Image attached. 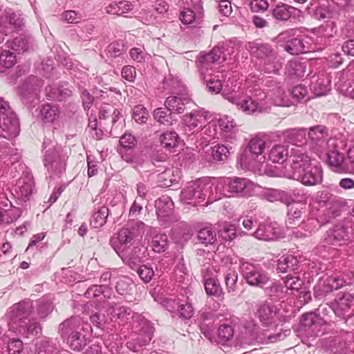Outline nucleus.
<instances>
[{"mask_svg": "<svg viewBox=\"0 0 354 354\" xmlns=\"http://www.w3.org/2000/svg\"><path fill=\"white\" fill-rule=\"evenodd\" d=\"M229 102L236 105L239 110L246 115L262 113L266 109V94L265 91L254 89L252 96L245 95L242 91L225 90L222 93Z\"/></svg>", "mask_w": 354, "mask_h": 354, "instance_id": "nucleus-5", "label": "nucleus"}, {"mask_svg": "<svg viewBox=\"0 0 354 354\" xmlns=\"http://www.w3.org/2000/svg\"><path fill=\"white\" fill-rule=\"evenodd\" d=\"M156 289L151 291V295L154 300L165 306L168 310L173 311L176 307V304H177L178 311L180 317L189 319L193 315L194 308L189 302L187 301L185 304H176L175 301L164 298L162 295H156Z\"/></svg>", "mask_w": 354, "mask_h": 354, "instance_id": "nucleus-19", "label": "nucleus"}, {"mask_svg": "<svg viewBox=\"0 0 354 354\" xmlns=\"http://www.w3.org/2000/svg\"><path fill=\"white\" fill-rule=\"evenodd\" d=\"M306 44L307 42L304 41L302 38H293L286 42L285 49L292 55H298L308 50Z\"/></svg>", "mask_w": 354, "mask_h": 354, "instance_id": "nucleus-39", "label": "nucleus"}, {"mask_svg": "<svg viewBox=\"0 0 354 354\" xmlns=\"http://www.w3.org/2000/svg\"><path fill=\"white\" fill-rule=\"evenodd\" d=\"M330 79L325 73L313 76L311 80V90L317 96L326 95L330 89Z\"/></svg>", "mask_w": 354, "mask_h": 354, "instance_id": "nucleus-27", "label": "nucleus"}, {"mask_svg": "<svg viewBox=\"0 0 354 354\" xmlns=\"http://www.w3.org/2000/svg\"><path fill=\"white\" fill-rule=\"evenodd\" d=\"M351 350V344L342 339L335 340L333 351L336 354H346L348 351Z\"/></svg>", "mask_w": 354, "mask_h": 354, "instance_id": "nucleus-61", "label": "nucleus"}, {"mask_svg": "<svg viewBox=\"0 0 354 354\" xmlns=\"http://www.w3.org/2000/svg\"><path fill=\"white\" fill-rule=\"evenodd\" d=\"M251 234L256 239L264 241H274L283 236L282 229L276 223L261 224Z\"/></svg>", "mask_w": 354, "mask_h": 354, "instance_id": "nucleus-18", "label": "nucleus"}, {"mask_svg": "<svg viewBox=\"0 0 354 354\" xmlns=\"http://www.w3.org/2000/svg\"><path fill=\"white\" fill-rule=\"evenodd\" d=\"M333 310L339 317L351 316L354 313V297L350 293H344L336 301Z\"/></svg>", "mask_w": 354, "mask_h": 354, "instance_id": "nucleus-25", "label": "nucleus"}, {"mask_svg": "<svg viewBox=\"0 0 354 354\" xmlns=\"http://www.w3.org/2000/svg\"><path fill=\"white\" fill-rule=\"evenodd\" d=\"M308 138L315 145V152L317 154L322 153L326 148L337 147V140L335 138H330L326 142L328 136L327 129L326 127L317 125L309 128Z\"/></svg>", "mask_w": 354, "mask_h": 354, "instance_id": "nucleus-13", "label": "nucleus"}, {"mask_svg": "<svg viewBox=\"0 0 354 354\" xmlns=\"http://www.w3.org/2000/svg\"><path fill=\"white\" fill-rule=\"evenodd\" d=\"M174 206L173 201L167 196H162L156 201V213L160 225L167 226L175 221Z\"/></svg>", "mask_w": 354, "mask_h": 354, "instance_id": "nucleus-16", "label": "nucleus"}, {"mask_svg": "<svg viewBox=\"0 0 354 354\" xmlns=\"http://www.w3.org/2000/svg\"><path fill=\"white\" fill-rule=\"evenodd\" d=\"M225 285L229 292H233L236 290L238 274L235 270H230L225 276Z\"/></svg>", "mask_w": 354, "mask_h": 354, "instance_id": "nucleus-55", "label": "nucleus"}, {"mask_svg": "<svg viewBox=\"0 0 354 354\" xmlns=\"http://www.w3.org/2000/svg\"><path fill=\"white\" fill-rule=\"evenodd\" d=\"M148 111L142 105L136 106L133 111V118L138 123H145L148 118Z\"/></svg>", "mask_w": 354, "mask_h": 354, "instance_id": "nucleus-52", "label": "nucleus"}, {"mask_svg": "<svg viewBox=\"0 0 354 354\" xmlns=\"http://www.w3.org/2000/svg\"><path fill=\"white\" fill-rule=\"evenodd\" d=\"M353 274L350 273L344 275L340 273L326 278H321L314 287V296L318 299L325 297L333 290H338L345 285L352 283Z\"/></svg>", "mask_w": 354, "mask_h": 354, "instance_id": "nucleus-11", "label": "nucleus"}, {"mask_svg": "<svg viewBox=\"0 0 354 354\" xmlns=\"http://www.w3.org/2000/svg\"><path fill=\"white\" fill-rule=\"evenodd\" d=\"M167 245L168 239L166 234H158L152 238L151 247L155 252L161 253L165 251Z\"/></svg>", "mask_w": 354, "mask_h": 354, "instance_id": "nucleus-45", "label": "nucleus"}, {"mask_svg": "<svg viewBox=\"0 0 354 354\" xmlns=\"http://www.w3.org/2000/svg\"><path fill=\"white\" fill-rule=\"evenodd\" d=\"M298 261L292 254L283 255L278 260L277 270L284 273L289 271H294L297 269Z\"/></svg>", "mask_w": 354, "mask_h": 354, "instance_id": "nucleus-38", "label": "nucleus"}, {"mask_svg": "<svg viewBox=\"0 0 354 354\" xmlns=\"http://www.w3.org/2000/svg\"><path fill=\"white\" fill-rule=\"evenodd\" d=\"M137 225V228L132 227L130 229L124 227L121 229L117 236L118 242V244H116L115 239L112 240L113 247L115 252L121 257L122 260L133 269H134V267L136 266L137 261H139V259L138 257H131L128 249L130 248V245L135 238L138 236L143 230L145 224L142 222H139Z\"/></svg>", "mask_w": 354, "mask_h": 354, "instance_id": "nucleus-8", "label": "nucleus"}, {"mask_svg": "<svg viewBox=\"0 0 354 354\" xmlns=\"http://www.w3.org/2000/svg\"><path fill=\"white\" fill-rule=\"evenodd\" d=\"M306 133V129H290L283 132V137L286 141L297 146L296 147L297 149L299 148V145L305 140ZM300 149L301 148L300 147ZM293 149L295 148L292 150L293 151Z\"/></svg>", "mask_w": 354, "mask_h": 354, "instance_id": "nucleus-34", "label": "nucleus"}, {"mask_svg": "<svg viewBox=\"0 0 354 354\" xmlns=\"http://www.w3.org/2000/svg\"><path fill=\"white\" fill-rule=\"evenodd\" d=\"M214 192H212L208 201L212 202L220 200L223 197L249 196L255 191L256 185L244 178H225L212 179Z\"/></svg>", "mask_w": 354, "mask_h": 354, "instance_id": "nucleus-3", "label": "nucleus"}, {"mask_svg": "<svg viewBox=\"0 0 354 354\" xmlns=\"http://www.w3.org/2000/svg\"><path fill=\"white\" fill-rule=\"evenodd\" d=\"M230 154V149L224 145H217L205 152V159L208 162L225 161Z\"/></svg>", "mask_w": 354, "mask_h": 354, "instance_id": "nucleus-31", "label": "nucleus"}, {"mask_svg": "<svg viewBox=\"0 0 354 354\" xmlns=\"http://www.w3.org/2000/svg\"><path fill=\"white\" fill-rule=\"evenodd\" d=\"M315 15L319 19L329 18L331 15L330 3L327 0L321 1L315 11Z\"/></svg>", "mask_w": 354, "mask_h": 354, "instance_id": "nucleus-47", "label": "nucleus"}, {"mask_svg": "<svg viewBox=\"0 0 354 354\" xmlns=\"http://www.w3.org/2000/svg\"><path fill=\"white\" fill-rule=\"evenodd\" d=\"M91 328L80 317H72L59 325L62 337L73 351H81L86 345V330Z\"/></svg>", "mask_w": 354, "mask_h": 354, "instance_id": "nucleus-7", "label": "nucleus"}, {"mask_svg": "<svg viewBox=\"0 0 354 354\" xmlns=\"http://www.w3.org/2000/svg\"><path fill=\"white\" fill-rule=\"evenodd\" d=\"M8 46L18 52H25L30 47V41L26 36L20 35L15 37L12 41H8Z\"/></svg>", "mask_w": 354, "mask_h": 354, "instance_id": "nucleus-44", "label": "nucleus"}, {"mask_svg": "<svg viewBox=\"0 0 354 354\" xmlns=\"http://www.w3.org/2000/svg\"><path fill=\"white\" fill-rule=\"evenodd\" d=\"M287 205L289 208L286 223L290 227H293L294 225L300 223L301 216L306 209V204L301 202L295 203L292 198V201Z\"/></svg>", "mask_w": 354, "mask_h": 354, "instance_id": "nucleus-28", "label": "nucleus"}, {"mask_svg": "<svg viewBox=\"0 0 354 354\" xmlns=\"http://www.w3.org/2000/svg\"><path fill=\"white\" fill-rule=\"evenodd\" d=\"M265 149L266 141L263 138L260 137L252 138L240 156V163L248 169L254 171H260L266 159V156L263 155Z\"/></svg>", "mask_w": 354, "mask_h": 354, "instance_id": "nucleus-9", "label": "nucleus"}, {"mask_svg": "<svg viewBox=\"0 0 354 354\" xmlns=\"http://www.w3.org/2000/svg\"><path fill=\"white\" fill-rule=\"evenodd\" d=\"M200 129L201 135L205 139L214 138L216 135V125L213 123H205Z\"/></svg>", "mask_w": 354, "mask_h": 354, "instance_id": "nucleus-59", "label": "nucleus"}, {"mask_svg": "<svg viewBox=\"0 0 354 354\" xmlns=\"http://www.w3.org/2000/svg\"><path fill=\"white\" fill-rule=\"evenodd\" d=\"M222 52L219 48H214L209 53L201 55L197 61V67L201 78L207 83V88L212 93H218L222 88L224 75L212 74L213 65L218 63Z\"/></svg>", "mask_w": 354, "mask_h": 354, "instance_id": "nucleus-6", "label": "nucleus"}, {"mask_svg": "<svg viewBox=\"0 0 354 354\" xmlns=\"http://www.w3.org/2000/svg\"><path fill=\"white\" fill-rule=\"evenodd\" d=\"M295 10V8L285 3H278L272 9V17L279 21H288L293 12Z\"/></svg>", "mask_w": 354, "mask_h": 354, "instance_id": "nucleus-37", "label": "nucleus"}, {"mask_svg": "<svg viewBox=\"0 0 354 354\" xmlns=\"http://www.w3.org/2000/svg\"><path fill=\"white\" fill-rule=\"evenodd\" d=\"M263 196L270 202L281 201L283 203L288 205L291 201H292V196L291 194L279 189H266Z\"/></svg>", "mask_w": 354, "mask_h": 354, "instance_id": "nucleus-33", "label": "nucleus"}, {"mask_svg": "<svg viewBox=\"0 0 354 354\" xmlns=\"http://www.w3.org/2000/svg\"><path fill=\"white\" fill-rule=\"evenodd\" d=\"M266 102L270 101L276 106H290V100L289 94L286 93L283 86L274 81H270L267 83Z\"/></svg>", "mask_w": 354, "mask_h": 354, "instance_id": "nucleus-17", "label": "nucleus"}, {"mask_svg": "<svg viewBox=\"0 0 354 354\" xmlns=\"http://www.w3.org/2000/svg\"><path fill=\"white\" fill-rule=\"evenodd\" d=\"M0 62L3 67L10 68L16 63V57L13 53L4 50L0 55Z\"/></svg>", "mask_w": 354, "mask_h": 354, "instance_id": "nucleus-53", "label": "nucleus"}, {"mask_svg": "<svg viewBox=\"0 0 354 354\" xmlns=\"http://www.w3.org/2000/svg\"><path fill=\"white\" fill-rule=\"evenodd\" d=\"M327 160L328 165L336 172L344 170V157L343 154L336 150V147L327 148Z\"/></svg>", "mask_w": 354, "mask_h": 354, "instance_id": "nucleus-30", "label": "nucleus"}, {"mask_svg": "<svg viewBox=\"0 0 354 354\" xmlns=\"http://www.w3.org/2000/svg\"><path fill=\"white\" fill-rule=\"evenodd\" d=\"M336 32V26L333 21H328L326 24L319 26L317 29L318 35L324 39L333 37Z\"/></svg>", "mask_w": 354, "mask_h": 354, "instance_id": "nucleus-48", "label": "nucleus"}, {"mask_svg": "<svg viewBox=\"0 0 354 354\" xmlns=\"http://www.w3.org/2000/svg\"><path fill=\"white\" fill-rule=\"evenodd\" d=\"M108 215L109 209L106 206L100 207L93 214L91 225L94 228H100L106 223Z\"/></svg>", "mask_w": 354, "mask_h": 354, "instance_id": "nucleus-41", "label": "nucleus"}, {"mask_svg": "<svg viewBox=\"0 0 354 354\" xmlns=\"http://www.w3.org/2000/svg\"><path fill=\"white\" fill-rule=\"evenodd\" d=\"M212 179L209 178H198L189 182L182 190L180 199L185 203L196 205L200 200H204L209 193L214 192Z\"/></svg>", "mask_w": 354, "mask_h": 354, "instance_id": "nucleus-10", "label": "nucleus"}, {"mask_svg": "<svg viewBox=\"0 0 354 354\" xmlns=\"http://www.w3.org/2000/svg\"><path fill=\"white\" fill-rule=\"evenodd\" d=\"M236 227L234 225L225 223L219 230L220 236L225 241H232L236 237Z\"/></svg>", "mask_w": 354, "mask_h": 354, "instance_id": "nucleus-51", "label": "nucleus"}, {"mask_svg": "<svg viewBox=\"0 0 354 354\" xmlns=\"http://www.w3.org/2000/svg\"><path fill=\"white\" fill-rule=\"evenodd\" d=\"M33 189L32 176L28 171L24 172L22 176L17 181L13 191L18 199L26 201L32 194Z\"/></svg>", "mask_w": 354, "mask_h": 354, "instance_id": "nucleus-22", "label": "nucleus"}, {"mask_svg": "<svg viewBox=\"0 0 354 354\" xmlns=\"http://www.w3.org/2000/svg\"><path fill=\"white\" fill-rule=\"evenodd\" d=\"M160 142L165 148L170 149L178 145L179 137L174 131H167L160 136Z\"/></svg>", "mask_w": 354, "mask_h": 354, "instance_id": "nucleus-43", "label": "nucleus"}, {"mask_svg": "<svg viewBox=\"0 0 354 354\" xmlns=\"http://www.w3.org/2000/svg\"><path fill=\"white\" fill-rule=\"evenodd\" d=\"M72 93L68 84L64 83L59 86H49L46 88V94L50 99L62 101L69 97Z\"/></svg>", "mask_w": 354, "mask_h": 354, "instance_id": "nucleus-35", "label": "nucleus"}, {"mask_svg": "<svg viewBox=\"0 0 354 354\" xmlns=\"http://www.w3.org/2000/svg\"><path fill=\"white\" fill-rule=\"evenodd\" d=\"M290 168L291 171L284 173L286 178L297 180L306 186H313L322 182V166L303 149H293Z\"/></svg>", "mask_w": 354, "mask_h": 354, "instance_id": "nucleus-2", "label": "nucleus"}, {"mask_svg": "<svg viewBox=\"0 0 354 354\" xmlns=\"http://www.w3.org/2000/svg\"><path fill=\"white\" fill-rule=\"evenodd\" d=\"M108 315L113 322L119 324H127L131 326L132 334L127 346L133 351H138V346L147 345L152 338L153 328L151 323L141 315L134 313L128 307L114 304L108 309Z\"/></svg>", "mask_w": 354, "mask_h": 354, "instance_id": "nucleus-1", "label": "nucleus"}, {"mask_svg": "<svg viewBox=\"0 0 354 354\" xmlns=\"http://www.w3.org/2000/svg\"><path fill=\"white\" fill-rule=\"evenodd\" d=\"M39 115L44 122L54 123L59 118L60 110L57 105L47 103L41 106Z\"/></svg>", "mask_w": 354, "mask_h": 354, "instance_id": "nucleus-32", "label": "nucleus"}, {"mask_svg": "<svg viewBox=\"0 0 354 354\" xmlns=\"http://www.w3.org/2000/svg\"><path fill=\"white\" fill-rule=\"evenodd\" d=\"M108 289L107 286L105 285L101 286H93L90 287L86 292H85V296L87 298H96L101 297L102 295L105 292L106 290Z\"/></svg>", "mask_w": 354, "mask_h": 354, "instance_id": "nucleus-58", "label": "nucleus"}, {"mask_svg": "<svg viewBox=\"0 0 354 354\" xmlns=\"http://www.w3.org/2000/svg\"><path fill=\"white\" fill-rule=\"evenodd\" d=\"M218 335L221 339L227 341L233 337L234 329L230 324H222L218 329Z\"/></svg>", "mask_w": 354, "mask_h": 354, "instance_id": "nucleus-56", "label": "nucleus"}, {"mask_svg": "<svg viewBox=\"0 0 354 354\" xmlns=\"http://www.w3.org/2000/svg\"><path fill=\"white\" fill-rule=\"evenodd\" d=\"M154 119L160 124L169 125L171 122V116L161 108L156 109L153 112Z\"/></svg>", "mask_w": 354, "mask_h": 354, "instance_id": "nucleus-57", "label": "nucleus"}, {"mask_svg": "<svg viewBox=\"0 0 354 354\" xmlns=\"http://www.w3.org/2000/svg\"><path fill=\"white\" fill-rule=\"evenodd\" d=\"M350 234L347 227L337 225L326 232L322 241L328 245H342L348 241Z\"/></svg>", "mask_w": 354, "mask_h": 354, "instance_id": "nucleus-21", "label": "nucleus"}, {"mask_svg": "<svg viewBox=\"0 0 354 354\" xmlns=\"http://www.w3.org/2000/svg\"><path fill=\"white\" fill-rule=\"evenodd\" d=\"M197 17L194 12L189 8L185 9L180 13V19L181 22L186 25L194 24L197 20Z\"/></svg>", "mask_w": 354, "mask_h": 354, "instance_id": "nucleus-63", "label": "nucleus"}, {"mask_svg": "<svg viewBox=\"0 0 354 354\" xmlns=\"http://www.w3.org/2000/svg\"><path fill=\"white\" fill-rule=\"evenodd\" d=\"M268 6L267 0H251L250 3V10L253 12H264Z\"/></svg>", "mask_w": 354, "mask_h": 354, "instance_id": "nucleus-60", "label": "nucleus"}, {"mask_svg": "<svg viewBox=\"0 0 354 354\" xmlns=\"http://www.w3.org/2000/svg\"><path fill=\"white\" fill-rule=\"evenodd\" d=\"M260 64L262 66V70L266 73H276L281 68L280 59L275 53Z\"/></svg>", "mask_w": 354, "mask_h": 354, "instance_id": "nucleus-40", "label": "nucleus"}, {"mask_svg": "<svg viewBox=\"0 0 354 354\" xmlns=\"http://www.w3.org/2000/svg\"><path fill=\"white\" fill-rule=\"evenodd\" d=\"M65 158L66 156L60 146L49 148L44 153V167L51 173L59 174L65 167Z\"/></svg>", "mask_w": 354, "mask_h": 354, "instance_id": "nucleus-15", "label": "nucleus"}, {"mask_svg": "<svg viewBox=\"0 0 354 354\" xmlns=\"http://www.w3.org/2000/svg\"><path fill=\"white\" fill-rule=\"evenodd\" d=\"M241 272L251 286L263 287L270 279V275L259 264L243 261L240 265Z\"/></svg>", "mask_w": 354, "mask_h": 354, "instance_id": "nucleus-12", "label": "nucleus"}, {"mask_svg": "<svg viewBox=\"0 0 354 354\" xmlns=\"http://www.w3.org/2000/svg\"><path fill=\"white\" fill-rule=\"evenodd\" d=\"M198 239L203 244H212L216 241V233L209 227H205L198 231Z\"/></svg>", "mask_w": 354, "mask_h": 354, "instance_id": "nucleus-46", "label": "nucleus"}, {"mask_svg": "<svg viewBox=\"0 0 354 354\" xmlns=\"http://www.w3.org/2000/svg\"><path fill=\"white\" fill-rule=\"evenodd\" d=\"M306 69L304 64L297 60H291L288 62L286 67V72L290 76L301 77L304 76Z\"/></svg>", "mask_w": 354, "mask_h": 354, "instance_id": "nucleus-42", "label": "nucleus"}, {"mask_svg": "<svg viewBox=\"0 0 354 354\" xmlns=\"http://www.w3.org/2000/svg\"><path fill=\"white\" fill-rule=\"evenodd\" d=\"M248 50L252 57L260 60V64L274 53L268 44L257 42L249 43Z\"/></svg>", "mask_w": 354, "mask_h": 354, "instance_id": "nucleus-29", "label": "nucleus"}, {"mask_svg": "<svg viewBox=\"0 0 354 354\" xmlns=\"http://www.w3.org/2000/svg\"><path fill=\"white\" fill-rule=\"evenodd\" d=\"M279 310L268 303L260 304L257 308V315L261 323L265 326H276L279 321Z\"/></svg>", "mask_w": 354, "mask_h": 354, "instance_id": "nucleus-20", "label": "nucleus"}, {"mask_svg": "<svg viewBox=\"0 0 354 354\" xmlns=\"http://www.w3.org/2000/svg\"><path fill=\"white\" fill-rule=\"evenodd\" d=\"M218 124L222 130L226 131H231L235 127L234 119L227 115L221 116L218 120Z\"/></svg>", "mask_w": 354, "mask_h": 354, "instance_id": "nucleus-64", "label": "nucleus"}, {"mask_svg": "<svg viewBox=\"0 0 354 354\" xmlns=\"http://www.w3.org/2000/svg\"><path fill=\"white\" fill-rule=\"evenodd\" d=\"M288 156V150L284 145H274L268 151V160L274 163H283Z\"/></svg>", "mask_w": 354, "mask_h": 354, "instance_id": "nucleus-36", "label": "nucleus"}, {"mask_svg": "<svg viewBox=\"0 0 354 354\" xmlns=\"http://www.w3.org/2000/svg\"><path fill=\"white\" fill-rule=\"evenodd\" d=\"M283 283L286 286V290H299L303 285V281L298 276L287 275L284 279Z\"/></svg>", "mask_w": 354, "mask_h": 354, "instance_id": "nucleus-50", "label": "nucleus"}, {"mask_svg": "<svg viewBox=\"0 0 354 354\" xmlns=\"http://www.w3.org/2000/svg\"><path fill=\"white\" fill-rule=\"evenodd\" d=\"M23 349V342L18 338H12L8 342L9 354H19Z\"/></svg>", "mask_w": 354, "mask_h": 354, "instance_id": "nucleus-62", "label": "nucleus"}, {"mask_svg": "<svg viewBox=\"0 0 354 354\" xmlns=\"http://www.w3.org/2000/svg\"><path fill=\"white\" fill-rule=\"evenodd\" d=\"M192 104L191 99L188 96L171 95L167 97L165 102L166 108L175 113H182L187 109V106Z\"/></svg>", "mask_w": 354, "mask_h": 354, "instance_id": "nucleus-26", "label": "nucleus"}, {"mask_svg": "<svg viewBox=\"0 0 354 354\" xmlns=\"http://www.w3.org/2000/svg\"><path fill=\"white\" fill-rule=\"evenodd\" d=\"M0 129L6 131L9 136H17L19 133L20 129L16 115L8 111L0 113Z\"/></svg>", "mask_w": 354, "mask_h": 354, "instance_id": "nucleus-24", "label": "nucleus"}, {"mask_svg": "<svg viewBox=\"0 0 354 354\" xmlns=\"http://www.w3.org/2000/svg\"><path fill=\"white\" fill-rule=\"evenodd\" d=\"M137 273L145 283L149 282L154 275L153 268L147 265L140 266L137 270Z\"/></svg>", "mask_w": 354, "mask_h": 354, "instance_id": "nucleus-54", "label": "nucleus"}, {"mask_svg": "<svg viewBox=\"0 0 354 354\" xmlns=\"http://www.w3.org/2000/svg\"><path fill=\"white\" fill-rule=\"evenodd\" d=\"M204 286L208 295L218 296L221 292V288L218 281L214 278L207 279Z\"/></svg>", "mask_w": 354, "mask_h": 354, "instance_id": "nucleus-49", "label": "nucleus"}, {"mask_svg": "<svg viewBox=\"0 0 354 354\" xmlns=\"http://www.w3.org/2000/svg\"><path fill=\"white\" fill-rule=\"evenodd\" d=\"M30 304L23 301L12 306L8 312L9 330L24 336L37 335L41 332L39 324L30 318Z\"/></svg>", "mask_w": 354, "mask_h": 354, "instance_id": "nucleus-4", "label": "nucleus"}, {"mask_svg": "<svg viewBox=\"0 0 354 354\" xmlns=\"http://www.w3.org/2000/svg\"><path fill=\"white\" fill-rule=\"evenodd\" d=\"M323 323V319L312 312L303 315L301 319V324L304 330L310 336L318 335L321 332V326Z\"/></svg>", "mask_w": 354, "mask_h": 354, "instance_id": "nucleus-23", "label": "nucleus"}, {"mask_svg": "<svg viewBox=\"0 0 354 354\" xmlns=\"http://www.w3.org/2000/svg\"><path fill=\"white\" fill-rule=\"evenodd\" d=\"M207 113L203 109L192 111L182 117V129L189 136L198 130L207 122Z\"/></svg>", "mask_w": 354, "mask_h": 354, "instance_id": "nucleus-14", "label": "nucleus"}]
</instances>
